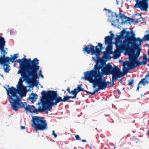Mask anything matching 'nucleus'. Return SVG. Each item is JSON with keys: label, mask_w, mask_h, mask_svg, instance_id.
I'll return each instance as SVG.
<instances>
[{"label": "nucleus", "mask_w": 149, "mask_h": 149, "mask_svg": "<svg viewBox=\"0 0 149 149\" xmlns=\"http://www.w3.org/2000/svg\"><path fill=\"white\" fill-rule=\"evenodd\" d=\"M127 28H124L119 33V35H116L115 38L116 47L117 49H124L128 53H131L132 51V46L135 48H140L141 52V45L143 42L142 39L136 37V34L133 30L127 31Z\"/></svg>", "instance_id": "1"}, {"label": "nucleus", "mask_w": 149, "mask_h": 149, "mask_svg": "<svg viewBox=\"0 0 149 149\" xmlns=\"http://www.w3.org/2000/svg\"><path fill=\"white\" fill-rule=\"evenodd\" d=\"M103 69L94 68L93 70L84 72V76L81 78L91 83H95L102 90H105L110 83L109 81H106V79L104 77L106 75Z\"/></svg>", "instance_id": "2"}, {"label": "nucleus", "mask_w": 149, "mask_h": 149, "mask_svg": "<svg viewBox=\"0 0 149 149\" xmlns=\"http://www.w3.org/2000/svg\"><path fill=\"white\" fill-rule=\"evenodd\" d=\"M99 47H97L98 50H97L95 56L92 57V60L96 63V64L94 65L93 68H101L104 69L106 68L108 65H111L110 63L107 64L106 62L110 61L111 58L110 56L111 54H113L114 55H116L118 51L115 52L112 51L111 53H109L107 51H109L111 49V48H110L106 50V51L102 52V49L105 47H103V44L101 42H98Z\"/></svg>", "instance_id": "3"}, {"label": "nucleus", "mask_w": 149, "mask_h": 149, "mask_svg": "<svg viewBox=\"0 0 149 149\" xmlns=\"http://www.w3.org/2000/svg\"><path fill=\"white\" fill-rule=\"evenodd\" d=\"M103 69L106 75H112V80L114 81L117 80L118 78H120L126 74H125V71L123 73L118 66L116 65H114L113 67L112 65H108Z\"/></svg>", "instance_id": "4"}, {"label": "nucleus", "mask_w": 149, "mask_h": 149, "mask_svg": "<svg viewBox=\"0 0 149 149\" xmlns=\"http://www.w3.org/2000/svg\"><path fill=\"white\" fill-rule=\"evenodd\" d=\"M31 126L36 131H43L48 128L46 120L39 116H32Z\"/></svg>", "instance_id": "5"}, {"label": "nucleus", "mask_w": 149, "mask_h": 149, "mask_svg": "<svg viewBox=\"0 0 149 149\" xmlns=\"http://www.w3.org/2000/svg\"><path fill=\"white\" fill-rule=\"evenodd\" d=\"M132 49H133L131 53H129L131 54L132 52L134 50V49H139V54L137 53V57L133 56L130 59L127 63V67L126 66L123 67V70H125V74H127L129 72L130 70L134 69L140 66V60L139 59L140 53L141 52H140V48L135 49L133 46H132Z\"/></svg>", "instance_id": "6"}, {"label": "nucleus", "mask_w": 149, "mask_h": 149, "mask_svg": "<svg viewBox=\"0 0 149 149\" xmlns=\"http://www.w3.org/2000/svg\"><path fill=\"white\" fill-rule=\"evenodd\" d=\"M61 97L59 95L57 91H53L50 97H48L46 102L48 104V108L50 110L53 106L61 102Z\"/></svg>", "instance_id": "7"}, {"label": "nucleus", "mask_w": 149, "mask_h": 149, "mask_svg": "<svg viewBox=\"0 0 149 149\" xmlns=\"http://www.w3.org/2000/svg\"><path fill=\"white\" fill-rule=\"evenodd\" d=\"M39 61L37 58H34L32 60L30 58L27 59L25 58L24 59L25 70L29 72L30 70H33L38 67V64H39Z\"/></svg>", "instance_id": "8"}, {"label": "nucleus", "mask_w": 149, "mask_h": 149, "mask_svg": "<svg viewBox=\"0 0 149 149\" xmlns=\"http://www.w3.org/2000/svg\"><path fill=\"white\" fill-rule=\"evenodd\" d=\"M6 41L4 37L0 36V61H8L9 57L6 56L7 52L4 49Z\"/></svg>", "instance_id": "9"}, {"label": "nucleus", "mask_w": 149, "mask_h": 149, "mask_svg": "<svg viewBox=\"0 0 149 149\" xmlns=\"http://www.w3.org/2000/svg\"><path fill=\"white\" fill-rule=\"evenodd\" d=\"M17 74H20L21 76L19 80V82L23 83L24 81L25 83L29 85L32 84L33 81L28 71L25 70L23 71L18 70Z\"/></svg>", "instance_id": "10"}, {"label": "nucleus", "mask_w": 149, "mask_h": 149, "mask_svg": "<svg viewBox=\"0 0 149 149\" xmlns=\"http://www.w3.org/2000/svg\"><path fill=\"white\" fill-rule=\"evenodd\" d=\"M26 92L23 91H19L17 90L15 91L11 95H10L9 99V102L22 101V99L23 97L26 96Z\"/></svg>", "instance_id": "11"}, {"label": "nucleus", "mask_w": 149, "mask_h": 149, "mask_svg": "<svg viewBox=\"0 0 149 149\" xmlns=\"http://www.w3.org/2000/svg\"><path fill=\"white\" fill-rule=\"evenodd\" d=\"M38 65L39 64H38V67L33 70H30L29 72L33 81L37 85L39 84V77L37 73L38 72L39 75L42 74V73L41 70H39L40 66Z\"/></svg>", "instance_id": "12"}, {"label": "nucleus", "mask_w": 149, "mask_h": 149, "mask_svg": "<svg viewBox=\"0 0 149 149\" xmlns=\"http://www.w3.org/2000/svg\"><path fill=\"white\" fill-rule=\"evenodd\" d=\"M98 43V45L95 47L90 43L87 46H85L83 48V52L87 54L91 53V55L95 56L96 51L98 49L97 47H99L98 43Z\"/></svg>", "instance_id": "13"}, {"label": "nucleus", "mask_w": 149, "mask_h": 149, "mask_svg": "<svg viewBox=\"0 0 149 149\" xmlns=\"http://www.w3.org/2000/svg\"><path fill=\"white\" fill-rule=\"evenodd\" d=\"M11 105L12 109L15 111H17L19 109L24 108L27 103L22 102V101L9 102Z\"/></svg>", "instance_id": "14"}, {"label": "nucleus", "mask_w": 149, "mask_h": 149, "mask_svg": "<svg viewBox=\"0 0 149 149\" xmlns=\"http://www.w3.org/2000/svg\"><path fill=\"white\" fill-rule=\"evenodd\" d=\"M115 37V35L113 33H112L110 35L106 36L104 38V42L105 45H107L106 49V50L111 48L112 49L113 47L111 42Z\"/></svg>", "instance_id": "15"}, {"label": "nucleus", "mask_w": 149, "mask_h": 149, "mask_svg": "<svg viewBox=\"0 0 149 149\" xmlns=\"http://www.w3.org/2000/svg\"><path fill=\"white\" fill-rule=\"evenodd\" d=\"M120 16V19L122 20L121 24L122 25L125 24L127 22H128V24L131 25L132 22H134V18H131L129 17H127L124 14H122Z\"/></svg>", "instance_id": "16"}, {"label": "nucleus", "mask_w": 149, "mask_h": 149, "mask_svg": "<svg viewBox=\"0 0 149 149\" xmlns=\"http://www.w3.org/2000/svg\"><path fill=\"white\" fill-rule=\"evenodd\" d=\"M53 90H47L45 91L43 90L40 93L41 96L40 99V102L42 103L43 102V101L45 100V97L47 96V99L48 97H50L52 91Z\"/></svg>", "instance_id": "17"}, {"label": "nucleus", "mask_w": 149, "mask_h": 149, "mask_svg": "<svg viewBox=\"0 0 149 149\" xmlns=\"http://www.w3.org/2000/svg\"><path fill=\"white\" fill-rule=\"evenodd\" d=\"M134 7L136 8H139L141 10H143L146 12L147 11L148 8V6H146L145 3L140 1H139L134 5Z\"/></svg>", "instance_id": "18"}, {"label": "nucleus", "mask_w": 149, "mask_h": 149, "mask_svg": "<svg viewBox=\"0 0 149 149\" xmlns=\"http://www.w3.org/2000/svg\"><path fill=\"white\" fill-rule=\"evenodd\" d=\"M10 62L8 61H2L1 66L3 67V68L5 72L8 73L10 70Z\"/></svg>", "instance_id": "19"}, {"label": "nucleus", "mask_w": 149, "mask_h": 149, "mask_svg": "<svg viewBox=\"0 0 149 149\" xmlns=\"http://www.w3.org/2000/svg\"><path fill=\"white\" fill-rule=\"evenodd\" d=\"M3 87L6 90L8 98L10 97V95H11L17 89L15 88L13 86L10 88L9 85H7L6 87L3 86Z\"/></svg>", "instance_id": "20"}, {"label": "nucleus", "mask_w": 149, "mask_h": 149, "mask_svg": "<svg viewBox=\"0 0 149 149\" xmlns=\"http://www.w3.org/2000/svg\"><path fill=\"white\" fill-rule=\"evenodd\" d=\"M23 57L22 59H17L15 62H17L19 64V70L20 71H23L25 70V66H24V59L25 58V57Z\"/></svg>", "instance_id": "21"}, {"label": "nucleus", "mask_w": 149, "mask_h": 149, "mask_svg": "<svg viewBox=\"0 0 149 149\" xmlns=\"http://www.w3.org/2000/svg\"><path fill=\"white\" fill-rule=\"evenodd\" d=\"M42 109L41 110V112H45L47 114H48V111H51L52 109H49L48 108V104L45 102L42 103Z\"/></svg>", "instance_id": "22"}, {"label": "nucleus", "mask_w": 149, "mask_h": 149, "mask_svg": "<svg viewBox=\"0 0 149 149\" xmlns=\"http://www.w3.org/2000/svg\"><path fill=\"white\" fill-rule=\"evenodd\" d=\"M38 95L36 93H34L33 92L29 95V97H28L27 100L30 101L31 103L33 104L35 102L38 98Z\"/></svg>", "instance_id": "23"}, {"label": "nucleus", "mask_w": 149, "mask_h": 149, "mask_svg": "<svg viewBox=\"0 0 149 149\" xmlns=\"http://www.w3.org/2000/svg\"><path fill=\"white\" fill-rule=\"evenodd\" d=\"M148 74L146 75L145 78L142 79L140 81V83H141L143 86H145L147 84H149V71H148Z\"/></svg>", "instance_id": "24"}, {"label": "nucleus", "mask_w": 149, "mask_h": 149, "mask_svg": "<svg viewBox=\"0 0 149 149\" xmlns=\"http://www.w3.org/2000/svg\"><path fill=\"white\" fill-rule=\"evenodd\" d=\"M17 89L18 91H24V89H26V87L24 86L23 84V83L21 82H19L18 81L17 85L16 86Z\"/></svg>", "instance_id": "25"}, {"label": "nucleus", "mask_w": 149, "mask_h": 149, "mask_svg": "<svg viewBox=\"0 0 149 149\" xmlns=\"http://www.w3.org/2000/svg\"><path fill=\"white\" fill-rule=\"evenodd\" d=\"M111 15L109 16V20L111 23V25L113 26H116V24H113V23H115L116 22V19H114L113 18L114 17V13L112 12L111 13Z\"/></svg>", "instance_id": "26"}, {"label": "nucleus", "mask_w": 149, "mask_h": 149, "mask_svg": "<svg viewBox=\"0 0 149 149\" xmlns=\"http://www.w3.org/2000/svg\"><path fill=\"white\" fill-rule=\"evenodd\" d=\"M19 54L18 53H17L16 54H14L13 56L10 55V56H11V57H9V58L8 59V61L12 63L15 62V59L18 58V55Z\"/></svg>", "instance_id": "27"}, {"label": "nucleus", "mask_w": 149, "mask_h": 149, "mask_svg": "<svg viewBox=\"0 0 149 149\" xmlns=\"http://www.w3.org/2000/svg\"><path fill=\"white\" fill-rule=\"evenodd\" d=\"M63 98H62V97H61V102H66L68 101L70 99H72V97L71 96H69L67 95H63Z\"/></svg>", "instance_id": "28"}, {"label": "nucleus", "mask_w": 149, "mask_h": 149, "mask_svg": "<svg viewBox=\"0 0 149 149\" xmlns=\"http://www.w3.org/2000/svg\"><path fill=\"white\" fill-rule=\"evenodd\" d=\"M78 93L76 88L71 91L70 94L73 95V96H71L72 99H76L77 97V95Z\"/></svg>", "instance_id": "29"}, {"label": "nucleus", "mask_w": 149, "mask_h": 149, "mask_svg": "<svg viewBox=\"0 0 149 149\" xmlns=\"http://www.w3.org/2000/svg\"><path fill=\"white\" fill-rule=\"evenodd\" d=\"M33 106V105H30L27 103V104L26 105L24 108L26 112H29L31 113V111L32 109Z\"/></svg>", "instance_id": "30"}, {"label": "nucleus", "mask_w": 149, "mask_h": 149, "mask_svg": "<svg viewBox=\"0 0 149 149\" xmlns=\"http://www.w3.org/2000/svg\"><path fill=\"white\" fill-rule=\"evenodd\" d=\"M32 107V109L31 111V113L32 114L35 113H38L39 112H41V110L42 109V108L40 107L39 109H37L34 105Z\"/></svg>", "instance_id": "31"}, {"label": "nucleus", "mask_w": 149, "mask_h": 149, "mask_svg": "<svg viewBox=\"0 0 149 149\" xmlns=\"http://www.w3.org/2000/svg\"><path fill=\"white\" fill-rule=\"evenodd\" d=\"M82 85V84H80L78 85L76 89L78 93L81 91H84V89L81 87Z\"/></svg>", "instance_id": "32"}, {"label": "nucleus", "mask_w": 149, "mask_h": 149, "mask_svg": "<svg viewBox=\"0 0 149 149\" xmlns=\"http://www.w3.org/2000/svg\"><path fill=\"white\" fill-rule=\"evenodd\" d=\"M134 80L133 79L131 78L130 80L128 81V85L130 86H133Z\"/></svg>", "instance_id": "33"}, {"label": "nucleus", "mask_w": 149, "mask_h": 149, "mask_svg": "<svg viewBox=\"0 0 149 149\" xmlns=\"http://www.w3.org/2000/svg\"><path fill=\"white\" fill-rule=\"evenodd\" d=\"M147 61H148V60L143 59L142 61H140V65H146L147 64Z\"/></svg>", "instance_id": "34"}, {"label": "nucleus", "mask_w": 149, "mask_h": 149, "mask_svg": "<svg viewBox=\"0 0 149 149\" xmlns=\"http://www.w3.org/2000/svg\"><path fill=\"white\" fill-rule=\"evenodd\" d=\"M122 13H121L120 12L118 14H117L116 13H114V16L116 18H117L118 17H119V18L120 19V16H121Z\"/></svg>", "instance_id": "35"}, {"label": "nucleus", "mask_w": 149, "mask_h": 149, "mask_svg": "<svg viewBox=\"0 0 149 149\" xmlns=\"http://www.w3.org/2000/svg\"><path fill=\"white\" fill-rule=\"evenodd\" d=\"M120 19V18H119V17L118 19L116 18V21L118 25L117 27L118 28H120L121 27L120 26V25L121 24V22L120 23L119 22Z\"/></svg>", "instance_id": "36"}, {"label": "nucleus", "mask_w": 149, "mask_h": 149, "mask_svg": "<svg viewBox=\"0 0 149 149\" xmlns=\"http://www.w3.org/2000/svg\"><path fill=\"white\" fill-rule=\"evenodd\" d=\"M145 0H136V3H137L139 1L143 3H144L146 6H149L148 3V2L147 3H146L145 1Z\"/></svg>", "instance_id": "37"}, {"label": "nucleus", "mask_w": 149, "mask_h": 149, "mask_svg": "<svg viewBox=\"0 0 149 149\" xmlns=\"http://www.w3.org/2000/svg\"><path fill=\"white\" fill-rule=\"evenodd\" d=\"M119 62L120 63H122L123 64L124 63L125 65H126L127 66V63H128V61L126 60L125 61H123L120 60L119 61Z\"/></svg>", "instance_id": "38"}, {"label": "nucleus", "mask_w": 149, "mask_h": 149, "mask_svg": "<svg viewBox=\"0 0 149 149\" xmlns=\"http://www.w3.org/2000/svg\"><path fill=\"white\" fill-rule=\"evenodd\" d=\"M98 88H96L95 89V90H94V91L95 93H98L100 90H102V89L100 87H99V86H97Z\"/></svg>", "instance_id": "39"}, {"label": "nucleus", "mask_w": 149, "mask_h": 149, "mask_svg": "<svg viewBox=\"0 0 149 149\" xmlns=\"http://www.w3.org/2000/svg\"><path fill=\"white\" fill-rule=\"evenodd\" d=\"M52 135L54 136V138H56L57 137V134L55 133V131L54 130H53L52 131Z\"/></svg>", "instance_id": "40"}, {"label": "nucleus", "mask_w": 149, "mask_h": 149, "mask_svg": "<svg viewBox=\"0 0 149 149\" xmlns=\"http://www.w3.org/2000/svg\"><path fill=\"white\" fill-rule=\"evenodd\" d=\"M75 137L77 140H79L81 139V138L78 135H75Z\"/></svg>", "instance_id": "41"}, {"label": "nucleus", "mask_w": 149, "mask_h": 149, "mask_svg": "<svg viewBox=\"0 0 149 149\" xmlns=\"http://www.w3.org/2000/svg\"><path fill=\"white\" fill-rule=\"evenodd\" d=\"M16 32V30L14 29H12L10 31V35H13V34H14Z\"/></svg>", "instance_id": "42"}, {"label": "nucleus", "mask_w": 149, "mask_h": 149, "mask_svg": "<svg viewBox=\"0 0 149 149\" xmlns=\"http://www.w3.org/2000/svg\"><path fill=\"white\" fill-rule=\"evenodd\" d=\"M141 84L140 83V81H139L138 84V86H137V88L136 89V91L138 92L139 91V88L140 87V85Z\"/></svg>", "instance_id": "43"}, {"label": "nucleus", "mask_w": 149, "mask_h": 149, "mask_svg": "<svg viewBox=\"0 0 149 149\" xmlns=\"http://www.w3.org/2000/svg\"><path fill=\"white\" fill-rule=\"evenodd\" d=\"M93 85L92 86V87H93V88H95V89L97 87V84L95 83H93Z\"/></svg>", "instance_id": "44"}, {"label": "nucleus", "mask_w": 149, "mask_h": 149, "mask_svg": "<svg viewBox=\"0 0 149 149\" xmlns=\"http://www.w3.org/2000/svg\"><path fill=\"white\" fill-rule=\"evenodd\" d=\"M110 84V85L111 87H112L114 85V81L112 80L111 82H110L109 83Z\"/></svg>", "instance_id": "45"}, {"label": "nucleus", "mask_w": 149, "mask_h": 149, "mask_svg": "<svg viewBox=\"0 0 149 149\" xmlns=\"http://www.w3.org/2000/svg\"><path fill=\"white\" fill-rule=\"evenodd\" d=\"M104 10H105L106 11H108V13H111V12H113L110 9H107L106 8H105L104 9Z\"/></svg>", "instance_id": "46"}, {"label": "nucleus", "mask_w": 149, "mask_h": 149, "mask_svg": "<svg viewBox=\"0 0 149 149\" xmlns=\"http://www.w3.org/2000/svg\"><path fill=\"white\" fill-rule=\"evenodd\" d=\"M134 20H135L134 22H136L139 23L140 22H141V20H139V19H135L134 18Z\"/></svg>", "instance_id": "47"}, {"label": "nucleus", "mask_w": 149, "mask_h": 149, "mask_svg": "<svg viewBox=\"0 0 149 149\" xmlns=\"http://www.w3.org/2000/svg\"><path fill=\"white\" fill-rule=\"evenodd\" d=\"M20 128L22 130H24L25 129V126L21 125Z\"/></svg>", "instance_id": "48"}, {"label": "nucleus", "mask_w": 149, "mask_h": 149, "mask_svg": "<svg viewBox=\"0 0 149 149\" xmlns=\"http://www.w3.org/2000/svg\"><path fill=\"white\" fill-rule=\"evenodd\" d=\"M66 91L68 92L69 93V94H70L71 92V91H70V88L69 87H68Z\"/></svg>", "instance_id": "49"}, {"label": "nucleus", "mask_w": 149, "mask_h": 149, "mask_svg": "<svg viewBox=\"0 0 149 149\" xmlns=\"http://www.w3.org/2000/svg\"><path fill=\"white\" fill-rule=\"evenodd\" d=\"M95 93L94 91H93V92H90V94L92 95H94Z\"/></svg>", "instance_id": "50"}, {"label": "nucleus", "mask_w": 149, "mask_h": 149, "mask_svg": "<svg viewBox=\"0 0 149 149\" xmlns=\"http://www.w3.org/2000/svg\"><path fill=\"white\" fill-rule=\"evenodd\" d=\"M117 92L118 93V94L119 95H120L121 94L120 91L118 89H117Z\"/></svg>", "instance_id": "51"}, {"label": "nucleus", "mask_w": 149, "mask_h": 149, "mask_svg": "<svg viewBox=\"0 0 149 149\" xmlns=\"http://www.w3.org/2000/svg\"><path fill=\"white\" fill-rule=\"evenodd\" d=\"M83 91L86 92L87 94H90V91H88L86 90H85L84 89V91Z\"/></svg>", "instance_id": "52"}, {"label": "nucleus", "mask_w": 149, "mask_h": 149, "mask_svg": "<svg viewBox=\"0 0 149 149\" xmlns=\"http://www.w3.org/2000/svg\"><path fill=\"white\" fill-rule=\"evenodd\" d=\"M39 77H40L41 78L43 79L44 78V76L43 74H41L39 75Z\"/></svg>", "instance_id": "53"}, {"label": "nucleus", "mask_w": 149, "mask_h": 149, "mask_svg": "<svg viewBox=\"0 0 149 149\" xmlns=\"http://www.w3.org/2000/svg\"><path fill=\"white\" fill-rule=\"evenodd\" d=\"M81 141L83 142H86V139H82Z\"/></svg>", "instance_id": "54"}, {"label": "nucleus", "mask_w": 149, "mask_h": 149, "mask_svg": "<svg viewBox=\"0 0 149 149\" xmlns=\"http://www.w3.org/2000/svg\"><path fill=\"white\" fill-rule=\"evenodd\" d=\"M116 4L117 5H118L119 4V1L117 0H116Z\"/></svg>", "instance_id": "55"}, {"label": "nucleus", "mask_w": 149, "mask_h": 149, "mask_svg": "<svg viewBox=\"0 0 149 149\" xmlns=\"http://www.w3.org/2000/svg\"><path fill=\"white\" fill-rule=\"evenodd\" d=\"M142 21H145L146 20V18L145 17H142Z\"/></svg>", "instance_id": "56"}, {"label": "nucleus", "mask_w": 149, "mask_h": 149, "mask_svg": "<svg viewBox=\"0 0 149 149\" xmlns=\"http://www.w3.org/2000/svg\"><path fill=\"white\" fill-rule=\"evenodd\" d=\"M137 15H138L139 16H140V17H141V14L140 13H138L137 14Z\"/></svg>", "instance_id": "57"}, {"label": "nucleus", "mask_w": 149, "mask_h": 149, "mask_svg": "<svg viewBox=\"0 0 149 149\" xmlns=\"http://www.w3.org/2000/svg\"><path fill=\"white\" fill-rule=\"evenodd\" d=\"M123 82V81L122 79H120L119 80V82L120 83H122V82Z\"/></svg>", "instance_id": "58"}, {"label": "nucleus", "mask_w": 149, "mask_h": 149, "mask_svg": "<svg viewBox=\"0 0 149 149\" xmlns=\"http://www.w3.org/2000/svg\"><path fill=\"white\" fill-rule=\"evenodd\" d=\"M27 92H29V91H31V90H30V88H29L27 90Z\"/></svg>", "instance_id": "59"}, {"label": "nucleus", "mask_w": 149, "mask_h": 149, "mask_svg": "<svg viewBox=\"0 0 149 149\" xmlns=\"http://www.w3.org/2000/svg\"><path fill=\"white\" fill-rule=\"evenodd\" d=\"M0 75L1 77H2L4 79L3 75V74H2L0 73Z\"/></svg>", "instance_id": "60"}, {"label": "nucleus", "mask_w": 149, "mask_h": 149, "mask_svg": "<svg viewBox=\"0 0 149 149\" xmlns=\"http://www.w3.org/2000/svg\"><path fill=\"white\" fill-rule=\"evenodd\" d=\"M149 1V0H146L145 1V2L146 3H147L148 2V1Z\"/></svg>", "instance_id": "61"}, {"label": "nucleus", "mask_w": 149, "mask_h": 149, "mask_svg": "<svg viewBox=\"0 0 149 149\" xmlns=\"http://www.w3.org/2000/svg\"><path fill=\"white\" fill-rule=\"evenodd\" d=\"M141 97H144V96L143 94H141Z\"/></svg>", "instance_id": "62"}, {"label": "nucleus", "mask_w": 149, "mask_h": 149, "mask_svg": "<svg viewBox=\"0 0 149 149\" xmlns=\"http://www.w3.org/2000/svg\"><path fill=\"white\" fill-rule=\"evenodd\" d=\"M109 33H110L111 34L112 33H112V31H110L109 32Z\"/></svg>", "instance_id": "63"}, {"label": "nucleus", "mask_w": 149, "mask_h": 149, "mask_svg": "<svg viewBox=\"0 0 149 149\" xmlns=\"http://www.w3.org/2000/svg\"><path fill=\"white\" fill-rule=\"evenodd\" d=\"M39 85H41L40 87L41 88H43V86L42 85H41V84H39Z\"/></svg>", "instance_id": "64"}]
</instances>
